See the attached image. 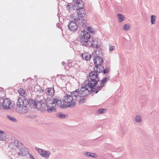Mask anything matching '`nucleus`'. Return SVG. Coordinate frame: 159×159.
<instances>
[{
    "label": "nucleus",
    "mask_w": 159,
    "mask_h": 159,
    "mask_svg": "<svg viewBox=\"0 0 159 159\" xmlns=\"http://www.w3.org/2000/svg\"><path fill=\"white\" fill-rule=\"evenodd\" d=\"M20 145H22V143L17 140H15L13 142H11L10 144L11 148L16 150L17 154H15L14 156L18 157L20 156L22 157L25 156L27 153H29L28 149L26 148H23L21 149L19 148Z\"/></svg>",
    "instance_id": "obj_1"
},
{
    "label": "nucleus",
    "mask_w": 159,
    "mask_h": 159,
    "mask_svg": "<svg viewBox=\"0 0 159 159\" xmlns=\"http://www.w3.org/2000/svg\"><path fill=\"white\" fill-rule=\"evenodd\" d=\"M85 99L84 98H82V99H80V103H83L84 102Z\"/></svg>",
    "instance_id": "obj_39"
},
{
    "label": "nucleus",
    "mask_w": 159,
    "mask_h": 159,
    "mask_svg": "<svg viewBox=\"0 0 159 159\" xmlns=\"http://www.w3.org/2000/svg\"><path fill=\"white\" fill-rule=\"evenodd\" d=\"M38 102H39V104L41 105V107H42L43 106L42 105V103L43 102V100H41L40 101H39Z\"/></svg>",
    "instance_id": "obj_40"
},
{
    "label": "nucleus",
    "mask_w": 159,
    "mask_h": 159,
    "mask_svg": "<svg viewBox=\"0 0 159 159\" xmlns=\"http://www.w3.org/2000/svg\"><path fill=\"white\" fill-rule=\"evenodd\" d=\"M110 79V76L104 77L101 81V84L100 86L96 87V88L94 89V90L93 91L94 93H98L101 89L104 86V84L106 83Z\"/></svg>",
    "instance_id": "obj_11"
},
{
    "label": "nucleus",
    "mask_w": 159,
    "mask_h": 159,
    "mask_svg": "<svg viewBox=\"0 0 159 159\" xmlns=\"http://www.w3.org/2000/svg\"><path fill=\"white\" fill-rule=\"evenodd\" d=\"M25 79H23V82H24V81H25Z\"/></svg>",
    "instance_id": "obj_46"
},
{
    "label": "nucleus",
    "mask_w": 159,
    "mask_h": 159,
    "mask_svg": "<svg viewBox=\"0 0 159 159\" xmlns=\"http://www.w3.org/2000/svg\"><path fill=\"white\" fill-rule=\"evenodd\" d=\"M28 103V100L26 99L24 97L19 98L16 103L17 107L16 109V111L18 113L22 114L26 113L27 110L26 106Z\"/></svg>",
    "instance_id": "obj_2"
},
{
    "label": "nucleus",
    "mask_w": 159,
    "mask_h": 159,
    "mask_svg": "<svg viewBox=\"0 0 159 159\" xmlns=\"http://www.w3.org/2000/svg\"><path fill=\"white\" fill-rule=\"evenodd\" d=\"M81 37L79 39V41L83 46H86L89 45V39H90V35L87 31L84 30L81 31Z\"/></svg>",
    "instance_id": "obj_5"
},
{
    "label": "nucleus",
    "mask_w": 159,
    "mask_h": 159,
    "mask_svg": "<svg viewBox=\"0 0 159 159\" xmlns=\"http://www.w3.org/2000/svg\"><path fill=\"white\" fill-rule=\"evenodd\" d=\"M91 46L93 48H95L96 50V54H98L97 52H98V54L100 53V52L102 53L101 51H99L101 49V42L100 39L98 38L93 39L91 42Z\"/></svg>",
    "instance_id": "obj_7"
},
{
    "label": "nucleus",
    "mask_w": 159,
    "mask_h": 159,
    "mask_svg": "<svg viewBox=\"0 0 159 159\" xmlns=\"http://www.w3.org/2000/svg\"><path fill=\"white\" fill-rule=\"evenodd\" d=\"M89 83H88L87 81L84 83L82 86L79 90L80 95H82L83 97H85L89 93L90 91H91V93L93 95L96 93H94L93 92L94 90V87H90L89 86Z\"/></svg>",
    "instance_id": "obj_3"
},
{
    "label": "nucleus",
    "mask_w": 159,
    "mask_h": 159,
    "mask_svg": "<svg viewBox=\"0 0 159 159\" xmlns=\"http://www.w3.org/2000/svg\"><path fill=\"white\" fill-rule=\"evenodd\" d=\"M57 27L58 28H60V24L59 23H58L57 24Z\"/></svg>",
    "instance_id": "obj_43"
},
{
    "label": "nucleus",
    "mask_w": 159,
    "mask_h": 159,
    "mask_svg": "<svg viewBox=\"0 0 159 159\" xmlns=\"http://www.w3.org/2000/svg\"><path fill=\"white\" fill-rule=\"evenodd\" d=\"M82 58L86 61H89L91 58V55L88 53L84 52L81 55Z\"/></svg>",
    "instance_id": "obj_18"
},
{
    "label": "nucleus",
    "mask_w": 159,
    "mask_h": 159,
    "mask_svg": "<svg viewBox=\"0 0 159 159\" xmlns=\"http://www.w3.org/2000/svg\"><path fill=\"white\" fill-rule=\"evenodd\" d=\"M84 155L88 157H97L96 154L93 153H91L90 152H85L84 153Z\"/></svg>",
    "instance_id": "obj_21"
},
{
    "label": "nucleus",
    "mask_w": 159,
    "mask_h": 159,
    "mask_svg": "<svg viewBox=\"0 0 159 159\" xmlns=\"http://www.w3.org/2000/svg\"><path fill=\"white\" fill-rule=\"evenodd\" d=\"M47 94L50 97H52L54 95V90L53 87L49 88L46 89Z\"/></svg>",
    "instance_id": "obj_14"
},
{
    "label": "nucleus",
    "mask_w": 159,
    "mask_h": 159,
    "mask_svg": "<svg viewBox=\"0 0 159 159\" xmlns=\"http://www.w3.org/2000/svg\"><path fill=\"white\" fill-rule=\"evenodd\" d=\"M110 71V68H106L104 69V67L103 66H101V67L98 69V73L103 72L104 74H105L108 73Z\"/></svg>",
    "instance_id": "obj_17"
},
{
    "label": "nucleus",
    "mask_w": 159,
    "mask_h": 159,
    "mask_svg": "<svg viewBox=\"0 0 159 159\" xmlns=\"http://www.w3.org/2000/svg\"><path fill=\"white\" fill-rule=\"evenodd\" d=\"M36 150L42 157H45L46 159L48 158L51 154V152L49 151L44 150L38 148H36Z\"/></svg>",
    "instance_id": "obj_10"
},
{
    "label": "nucleus",
    "mask_w": 159,
    "mask_h": 159,
    "mask_svg": "<svg viewBox=\"0 0 159 159\" xmlns=\"http://www.w3.org/2000/svg\"><path fill=\"white\" fill-rule=\"evenodd\" d=\"M56 115L57 117L61 119H64L67 117V115L64 114L60 112L56 113Z\"/></svg>",
    "instance_id": "obj_19"
},
{
    "label": "nucleus",
    "mask_w": 159,
    "mask_h": 159,
    "mask_svg": "<svg viewBox=\"0 0 159 159\" xmlns=\"http://www.w3.org/2000/svg\"><path fill=\"white\" fill-rule=\"evenodd\" d=\"M106 110L105 109H100L98 110V113L99 114H102L104 113Z\"/></svg>",
    "instance_id": "obj_34"
},
{
    "label": "nucleus",
    "mask_w": 159,
    "mask_h": 159,
    "mask_svg": "<svg viewBox=\"0 0 159 159\" xmlns=\"http://www.w3.org/2000/svg\"><path fill=\"white\" fill-rule=\"evenodd\" d=\"M83 3V2L81 0H78L76 2H74V6H77V5Z\"/></svg>",
    "instance_id": "obj_36"
},
{
    "label": "nucleus",
    "mask_w": 159,
    "mask_h": 159,
    "mask_svg": "<svg viewBox=\"0 0 159 159\" xmlns=\"http://www.w3.org/2000/svg\"><path fill=\"white\" fill-rule=\"evenodd\" d=\"M48 104H50L51 106H53V107L55 106L57 104V102H55V98H54L52 102H51L50 103L48 102Z\"/></svg>",
    "instance_id": "obj_35"
},
{
    "label": "nucleus",
    "mask_w": 159,
    "mask_h": 159,
    "mask_svg": "<svg viewBox=\"0 0 159 159\" xmlns=\"http://www.w3.org/2000/svg\"><path fill=\"white\" fill-rule=\"evenodd\" d=\"M55 102H57V104L58 106L60 107L61 108H64L63 106L64 105V103L63 102V104H62L61 98L58 97H55ZM64 107H65L64 106Z\"/></svg>",
    "instance_id": "obj_16"
},
{
    "label": "nucleus",
    "mask_w": 159,
    "mask_h": 159,
    "mask_svg": "<svg viewBox=\"0 0 159 159\" xmlns=\"http://www.w3.org/2000/svg\"><path fill=\"white\" fill-rule=\"evenodd\" d=\"M130 28V26L129 24H127L124 25L123 28L125 30H128Z\"/></svg>",
    "instance_id": "obj_31"
},
{
    "label": "nucleus",
    "mask_w": 159,
    "mask_h": 159,
    "mask_svg": "<svg viewBox=\"0 0 159 159\" xmlns=\"http://www.w3.org/2000/svg\"><path fill=\"white\" fill-rule=\"evenodd\" d=\"M87 30L89 33L92 34H95L96 32V31L95 30H94L93 28L89 26L87 28Z\"/></svg>",
    "instance_id": "obj_29"
},
{
    "label": "nucleus",
    "mask_w": 159,
    "mask_h": 159,
    "mask_svg": "<svg viewBox=\"0 0 159 159\" xmlns=\"http://www.w3.org/2000/svg\"><path fill=\"white\" fill-rule=\"evenodd\" d=\"M7 117L8 119L12 122H17L16 120L14 117L8 115H7Z\"/></svg>",
    "instance_id": "obj_32"
},
{
    "label": "nucleus",
    "mask_w": 159,
    "mask_h": 159,
    "mask_svg": "<svg viewBox=\"0 0 159 159\" xmlns=\"http://www.w3.org/2000/svg\"><path fill=\"white\" fill-rule=\"evenodd\" d=\"M68 27L69 30L71 31H75L78 28L77 24L74 21H70L68 25Z\"/></svg>",
    "instance_id": "obj_12"
},
{
    "label": "nucleus",
    "mask_w": 159,
    "mask_h": 159,
    "mask_svg": "<svg viewBox=\"0 0 159 159\" xmlns=\"http://www.w3.org/2000/svg\"><path fill=\"white\" fill-rule=\"evenodd\" d=\"M66 7L70 12H71L73 10V5L71 3H68L66 6Z\"/></svg>",
    "instance_id": "obj_22"
},
{
    "label": "nucleus",
    "mask_w": 159,
    "mask_h": 159,
    "mask_svg": "<svg viewBox=\"0 0 159 159\" xmlns=\"http://www.w3.org/2000/svg\"><path fill=\"white\" fill-rule=\"evenodd\" d=\"M135 121L136 122H141L142 121V118L139 116H136L135 117Z\"/></svg>",
    "instance_id": "obj_30"
},
{
    "label": "nucleus",
    "mask_w": 159,
    "mask_h": 159,
    "mask_svg": "<svg viewBox=\"0 0 159 159\" xmlns=\"http://www.w3.org/2000/svg\"><path fill=\"white\" fill-rule=\"evenodd\" d=\"M70 18L72 20L76 22L80 21V18L76 15L75 16V14L72 15L70 16Z\"/></svg>",
    "instance_id": "obj_24"
},
{
    "label": "nucleus",
    "mask_w": 159,
    "mask_h": 159,
    "mask_svg": "<svg viewBox=\"0 0 159 159\" xmlns=\"http://www.w3.org/2000/svg\"><path fill=\"white\" fill-rule=\"evenodd\" d=\"M115 49V47L114 46L111 45H109V51L110 52H111L113 51Z\"/></svg>",
    "instance_id": "obj_37"
},
{
    "label": "nucleus",
    "mask_w": 159,
    "mask_h": 159,
    "mask_svg": "<svg viewBox=\"0 0 159 159\" xmlns=\"http://www.w3.org/2000/svg\"><path fill=\"white\" fill-rule=\"evenodd\" d=\"M4 132L2 130H0V134H4Z\"/></svg>",
    "instance_id": "obj_42"
},
{
    "label": "nucleus",
    "mask_w": 159,
    "mask_h": 159,
    "mask_svg": "<svg viewBox=\"0 0 159 159\" xmlns=\"http://www.w3.org/2000/svg\"><path fill=\"white\" fill-rule=\"evenodd\" d=\"M78 89H76L75 91L72 92L70 93V95L73 97V99L75 101L76 100H77V99L81 98V97L80 96V91Z\"/></svg>",
    "instance_id": "obj_13"
},
{
    "label": "nucleus",
    "mask_w": 159,
    "mask_h": 159,
    "mask_svg": "<svg viewBox=\"0 0 159 159\" xmlns=\"http://www.w3.org/2000/svg\"><path fill=\"white\" fill-rule=\"evenodd\" d=\"M29 155H30V158L31 159H34V157H33V155H32L31 154H29Z\"/></svg>",
    "instance_id": "obj_41"
},
{
    "label": "nucleus",
    "mask_w": 159,
    "mask_h": 159,
    "mask_svg": "<svg viewBox=\"0 0 159 159\" xmlns=\"http://www.w3.org/2000/svg\"><path fill=\"white\" fill-rule=\"evenodd\" d=\"M66 64V63H65V62L64 61H63L62 62V64L63 66H65Z\"/></svg>",
    "instance_id": "obj_44"
},
{
    "label": "nucleus",
    "mask_w": 159,
    "mask_h": 159,
    "mask_svg": "<svg viewBox=\"0 0 159 159\" xmlns=\"http://www.w3.org/2000/svg\"><path fill=\"white\" fill-rule=\"evenodd\" d=\"M64 100L63 102L64 103V108L67 107H72L76 105L75 101L73 99V97L70 95L66 94L64 97Z\"/></svg>",
    "instance_id": "obj_6"
},
{
    "label": "nucleus",
    "mask_w": 159,
    "mask_h": 159,
    "mask_svg": "<svg viewBox=\"0 0 159 159\" xmlns=\"http://www.w3.org/2000/svg\"><path fill=\"white\" fill-rule=\"evenodd\" d=\"M14 105L13 102L12 101L8 98H4L3 99V103H0V106H2L6 110L10 109Z\"/></svg>",
    "instance_id": "obj_8"
},
{
    "label": "nucleus",
    "mask_w": 159,
    "mask_h": 159,
    "mask_svg": "<svg viewBox=\"0 0 159 159\" xmlns=\"http://www.w3.org/2000/svg\"><path fill=\"white\" fill-rule=\"evenodd\" d=\"M77 10L78 11V10H80L82 9H83V7H84L83 3L77 5Z\"/></svg>",
    "instance_id": "obj_33"
},
{
    "label": "nucleus",
    "mask_w": 159,
    "mask_h": 159,
    "mask_svg": "<svg viewBox=\"0 0 159 159\" xmlns=\"http://www.w3.org/2000/svg\"><path fill=\"white\" fill-rule=\"evenodd\" d=\"M78 10L79 11L77 13L79 16L81 17H83L85 15V11L84 9Z\"/></svg>",
    "instance_id": "obj_20"
},
{
    "label": "nucleus",
    "mask_w": 159,
    "mask_h": 159,
    "mask_svg": "<svg viewBox=\"0 0 159 159\" xmlns=\"http://www.w3.org/2000/svg\"><path fill=\"white\" fill-rule=\"evenodd\" d=\"M93 62L95 66L93 67L94 70H98V69L102 66V64L103 63V60L102 57L99 56H96L93 57Z\"/></svg>",
    "instance_id": "obj_9"
},
{
    "label": "nucleus",
    "mask_w": 159,
    "mask_h": 159,
    "mask_svg": "<svg viewBox=\"0 0 159 159\" xmlns=\"http://www.w3.org/2000/svg\"><path fill=\"white\" fill-rule=\"evenodd\" d=\"M6 139V134L4 133L0 134V140L2 141H5Z\"/></svg>",
    "instance_id": "obj_28"
},
{
    "label": "nucleus",
    "mask_w": 159,
    "mask_h": 159,
    "mask_svg": "<svg viewBox=\"0 0 159 159\" xmlns=\"http://www.w3.org/2000/svg\"><path fill=\"white\" fill-rule=\"evenodd\" d=\"M151 23L152 24H154L155 23V20L156 18V16L155 15H152L151 16Z\"/></svg>",
    "instance_id": "obj_27"
},
{
    "label": "nucleus",
    "mask_w": 159,
    "mask_h": 159,
    "mask_svg": "<svg viewBox=\"0 0 159 159\" xmlns=\"http://www.w3.org/2000/svg\"><path fill=\"white\" fill-rule=\"evenodd\" d=\"M42 108L43 110H45V107H42Z\"/></svg>",
    "instance_id": "obj_45"
},
{
    "label": "nucleus",
    "mask_w": 159,
    "mask_h": 159,
    "mask_svg": "<svg viewBox=\"0 0 159 159\" xmlns=\"http://www.w3.org/2000/svg\"><path fill=\"white\" fill-rule=\"evenodd\" d=\"M78 23L79 25L81 27L85 26H86L85 23H86V21L85 20L83 19L82 20H80V21H78Z\"/></svg>",
    "instance_id": "obj_25"
},
{
    "label": "nucleus",
    "mask_w": 159,
    "mask_h": 159,
    "mask_svg": "<svg viewBox=\"0 0 159 159\" xmlns=\"http://www.w3.org/2000/svg\"><path fill=\"white\" fill-rule=\"evenodd\" d=\"M32 104L33 105L34 107H37L36 102L34 100H32L31 102Z\"/></svg>",
    "instance_id": "obj_38"
},
{
    "label": "nucleus",
    "mask_w": 159,
    "mask_h": 159,
    "mask_svg": "<svg viewBox=\"0 0 159 159\" xmlns=\"http://www.w3.org/2000/svg\"><path fill=\"white\" fill-rule=\"evenodd\" d=\"M117 17L118 18V21L119 22H121L125 19L124 16L121 14H117Z\"/></svg>",
    "instance_id": "obj_23"
},
{
    "label": "nucleus",
    "mask_w": 159,
    "mask_h": 159,
    "mask_svg": "<svg viewBox=\"0 0 159 159\" xmlns=\"http://www.w3.org/2000/svg\"><path fill=\"white\" fill-rule=\"evenodd\" d=\"M46 104L47 108V111L48 113H51L52 111L55 112L56 111V109L54 107L52 106L50 104H48V102L46 101Z\"/></svg>",
    "instance_id": "obj_15"
},
{
    "label": "nucleus",
    "mask_w": 159,
    "mask_h": 159,
    "mask_svg": "<svg viewBox=\"0 0 159 159\" xmlns=\"http://www.w3.org/2000/svg\"><path fill=\"white\" fill-rule=\"evenodd\" d=\"M98 70H94L90 72L89 74V78L87 81L88 83H89V86L94 87L99 80V79L98 77Z\"/></svg>",
    "instance_id": "obj_4"
},
{
    "label": "nucleus",
    "mask_w": 159,
    "mask_h": 159,
    "mask_svg": "<svg viewBox=\"0 0 159 159\" xmlns=\"http://www.w3.org/2000/svg\"><path fill=\"white\" fill-rule=\"evenodd\" d=\"M18 92L22 96L24 97L25 95L26 91L23 89H20L18 90Z\"/></svg>",
    "instance_id": "obj_26"
}]
</instances>
